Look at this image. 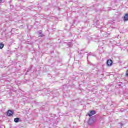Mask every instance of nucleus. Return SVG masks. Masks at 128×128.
Returning a JSON list of instances; mask_svg holds the SVG:
<instances>
[{
	"label": "nucleus",
	"mask_w": 128,
	"mask_h": 128,
	"mask_svg": "<svg viewBox=\"0 0 128 128\" xmlns=\"http://www.w3.org/2000/svg\"><path fill=\"white\" fill-rule=\"evenodd\" d=\"M113 64H114V62H112V60H109L106 62L108 66H112Z\"/></svg>",
	"instance_id": "obj_1"
},
{
	"label": "nucleus",
	"mask_w": 128,
	"mask_h": 128,
	"mask_svg": "<svg viewBox=\"0 0 128 128\" xmlns=\"http://www.w3.org/2000/svg\"><path fill=\"white\" fill-rule=\"evenodd\" d=\"M88 124L90 126H92L94 124V118H90L88 122Z\"/></svg>",
	"instance_id": "obj_2"
},
{
	"label": "nucleus",
	"mask_w": 128,
	"mask_h": 128,
	"mask_svg": "<svg viewBox=\"0 0 128 128\" xmlns=\"http://www.w3.org/2000/svg\"><path fill=\"white\" fill-rule=\"evenodd\" d=\"M94 114H96V111L94 110H92L90 111V112H89L88 113V116L90 118L92 116H94Z\"/></svg>",
	"instance_id": "obj_3"
},
{
	"label": "nucleus",
	"mask_w": 128,
	"mask_h": 128,
	"mask_svg": "<svg viewBox=\"0 0 128 128\" xmlns=\"http://www.w3.org/2000/svg\"><path fill=\"white\" fill-rule=\"evenodd\" d=\"M7 114L8 116H12L14 114V112L12 110H9L7 112Z\"/></svg>",
	"instance_id": "obj_4"
},
{
	"label": "nucleus",
	"mask_w": 128,
	"mask_h": 128,
	"mask_svg": "<svg viewBox=\"0 0 128 128\" xmlns=\"http://www.w3.org/2000/svg\"><path fill=\"white\" fill-rule=\"evenodd\" d=\"M38 34H39V36H40V38H43L44 34H42V31L40 30L38 32Z\"/></svg>",
	"instance_id": "obj_5"
},
{
	"label": "nucleus",
	"mask_w": 128,
	"mask_h": 128,
	"mask_svg": "<svg viewBox=\"0 0 128 128\" xmlns=\"http://www.w3.org/2000/svg\"><path fill=\"white\" fill-rule=\"evenodd\" d=\"M128 21V14H126L124 17V22Z\"/></svg>",
	"instance_id": "obj_6"
},
{
	"label": "nucleus",
	"mask_w": 128,
	"mask_h": 128,
	"mask_svg": "<svg viewBox=\"0 0 128 128\" xmlns=\"http://www.w3.org/2000/svg\"><path fill=\"white\" fill-rule=\"evenodd\" d=\"M14 122L16 124H18V122H20V118H17L14 119Z\"/></svg>",
	"instance_id": "obj_7"
},
{
	"label": "nucleus",
	"mask_w": 128,
	"mask_h": 128,
	"mask_svg": "<svg viewBox=\"0 0 128 128\" xmlns=\"http://www.w3.org/2000/svg\"><path fill=\"white\" fill-rule=\"evenodd\" d=\"M4 48V44H0V50H2Z\"/></svg>",
	"instance_id": "obj_8"
},
{
	"label": "nucleus",
	"mask_w": 128,
	"mask_h": 128,
	"mask_svg": "<svg viewBox=\"0 0 128 128\" xmlns=\"http://www.w3.org/2000/svg\"><path fill=\"white\" fill-rule=\"evenodd\" d=\"M68 48H72V42H69L68 44Z\"/></svg>",
	"instance_id": "obj_9"
},
{
	"label": "nucleus",
	"mask_w": 128,
	"mask_h": 128,
	"mask_svg": "<svg viewBox=\"0 0 128 128\" xmlns=\"http://www.w3.org/2000/svg\"><path fill=\"white\" fill-rule=\"evenodd\" d=\"M51 124L54 126H56L58 124V123L54 121V123H52Z\"/></svg>",
	"instance_id": "obj_10"
},
{
	"label": "nucleus",
	"mask_w": 128,
	"mask_h": 128,
	"mask_svg": "<svg viewBox=\"0 0 128 128\" xmlns=\"http://www.w3.org/2000/svg\"><path fill=\"white\" fill-rule=\"evenodd\" d=\"M82 52H84V50H82L81 52H80V54H84Z\"/></svg>",
	"instance_id": "obj_11"
},
{
	"label": "nucleus",
	"mask_w": 128,
	"mask_h": 128,
	"mask_svg": "<svg viewBox=\"0 0 128 128\" xmlns=\"http://www.w3.org/2000/svg\"><path fill=\"white\" fill-rule=\"evenodd\" d=\"M126 76H128V70L127 71V73H126Z\"/></svg>",
	"instance_id": "obj_12"
},
{
	"label": "nucleus",
	"mask_w": 128,
	"mask_h": 128,
	"mask_svg": "<svg viewBox=\"0 0 128 128\" xmlns=\"http://www.w3.org/2000/svg\"><path fill=\"white\" fill-rule=\"evenodd\" d=\"M2 0H0V3L2 2Z\"/></svg>",
	"instance_id": "obj_13"
},
{
	"label": "nucleus",
	"mask_w": 128,
	"mask_h": 128,
	"mask_svg": "<svg viewBox=\"0 0 128 128\" xmlns=\"http://www.w3.org/2000/svg\"><path fill=\"white\" fill-rule=\"evenodd\" d=\"M124 126V124H121V126Z\"/></svg>",
	"instance_id": "obj_14"
}]
</instances>
